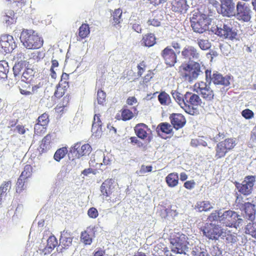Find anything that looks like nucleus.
<instances>
[{
	"label": "nucleus",
	"mask_w": 256,
	"mask_h": 256,
	"mask_svg": "<svg viewBox=\"0 0 256 256\" xmlns=\"http://www.w3.org/2000/svg\"><path fill=\"white\" fill-rule=\"evenodd\" d=\"M20 40L28 49L34 50L40 48L43 45V39L32 30H24L20 34Z\"/></svg>",
	"instance_id": "1"
},
{
	"label": "nucleus",
	"mask_w": 256,
	"mask_h": 256,
	"mask_svg": "<svg viewBox=\"0 0 256 256\" xmlns=\"http://www.w3.org/2000/svg\"><path fill=\"white\" fill-rule=\"evenodd\" d=\"M200 65L198 62L182 63L178 67V73L184 80L191 82L196 79L201 72Z\"/></svg>",
	"instance_id": "2"
},
{
	"label": "nucleus",
	"mask_w": 256,
	"mask_h": 256,
	"mask_svg": "<svg viewBox=\"0 0 256 256\" xmlns=\"http://www.w3.org/2000/svg\"><path fill=\"white\" fill-rule=\"evenodd\" d=\"M184 110L188 114L194 115L198 113L197 107L200 106L202 100L200 96L195 94L186 92L184 94Z\"/></svg>",
	"instance_id": "3"
},
{
	"label": "nucleus",
	"mask_w": 256,
	"mask_h": 256,
	"mask_svg": "<svg viewBox=\"0 0 256 256\" xmlns=\"http://www.w3.org/2000/svg\"><path fill=\"white\" fill-rule=\"evenodd\" d=\"M188 236L182 234H177L171 239V251L175 254H186L188 250Z\"/></svg>",
	"instance_id": "4"
},
{
	"label": "nucleus",
	"mask_w": 256,
	"mask_h": 256,
	"mask_svg": "<svg viewBox=\"0 0 256 256\" xmlns=\"http://www.w3.org/2000/svg\"><path fill=\"white\" fill-rule=\"evenodd\" d=\"M190 22L194 31L200 34H202L208 30L210 24L206 15L200 13L194 14Z\"/></svg>",
	"instance_id": "5"
},
{
	"label": "nucleus",
	"mask_w": 256,
	"mask_h": 256,
	"mask_svg": "<svg viewBox=\"0 0 256 256\" xmlns=\"http://www.w3.org/2000/svg\"><path fill=\"white\" fill-rule=\"evenodd\" d=\"M204 236L209 240H218L223 236L224 229L218 224L212 222H206L200 228Z\"/></svg>",
	"instance_id": "6"
},
{
	"label": "nucleus",
	"mask_w": 256,
	"mask_h": 256,
	"mask_svg": "<svg viewBox=\"0 0 256 256\" xmlns=\"http://www.w3.org/2000/svg\"><path fill=\"white\" fill-rule=\"evenodd\" d=\"M114 180L112 178H108L102 184L100 189L102 196H104L106 200L110 202H115L120 200V196L118 194L116 195L113 194Z\"/></svg>",
	"instance_id": "7"
},
{
	"label": "nucleus",
	"mask_w": 256,
	"mask_h": 256,
	"mask_svg": "<svg viewBox=\"0 0 256 256\" xmlns=\"http://www.w3.org/2000/svg\"><path fill=\"white\" fill-rule=\"evenodd\" d=\"M194 90L207 102H210L214 98V91L206 82H196L194 86Z\"/></svg>",
	"instance_id": "8"
},
{
	"label": "nucleus",
	"mask_w": 256,
	"mask_h": 256,
	"mask_svg": "<svg viewBox=\"0 0 256 256\" xmlns=\"http://www.w3.org/2000/svg\"><path fill=\"white\" fill-rule=\"evenodd\" d=\"M206 80L207 82H213L215 85H221L227 86L230 85V77L223 76L218 72H215L212 74L210 70H206L205 71Z\"/></svg>",
	"instance_id": "9"
},
{
	"label": "nucleus",
	"mask_w": 256,
	"mask_h": 256,
	"mask_svg": "<svg viewBox=\"0 0 256 256\" xmlns=\"http://www.w3.org/2000/svg\"><path fill=\"white\" fill-rule=\"evenodd\" d=\"M256 181V176H246L242 183L236 182V187L240 194L244 196L250 195L252 192L253 187Z\"/></svg>",
	"instance_id": "10"
},
{
	"label": "nucleus",
	"mask_w": 256,
	"mask_h": 256,
	"mask_svg": "<svg viewBox=\"0 0 256 256\" xmlns=\"http://www.w3.org/2000/svg\"><path fill=\"white\" fill-rule=\"evenodd\" d=\"M239 215L235 212L228 210L225 211L220 215V222L228 227H236L237 222L238 220H242L239 218Z\"/></svg>",
	"instance_id": "11"
},
{
	"label": "nucleus",
	"mask_w": 256,
	"mask_h": 256,
	"mask_svg": "<svg viewBox=\"0 0 256 256\" xmlns=\"http://www.w3.org/2000/svg\"><path fill=\"white\" fill-rule=\"evenodd\" d=\"M212 31L218 36L224 38L234 40L236 38L237 33L230 26L224 24L222 28L217 26L212 28Z\"/></svg>",
	"instance_id": "12"
},
{
	"label": "nucleus",
	"mask_w": 256,
	"mask_h": 256,
	"mask_svg": "<svg viewBox=\"0 0 256 256\" xmlns=\"http://www.w3.org/2000/svg\"><path fill=\"white\" fill-rule=\"evenodd\" d=\"M236 12L234 16H236L239 20L248 22L251 18V10L245 4L238 2L236 6Z\"/></svg>",
	"instance_id": "13"
},
{
	"label": "nucleus",
	"mask_w": 256,
	"mask_h": 256,
	"mask_svg": "<svg viewBox=\"0 0 256 256\" xmlns=\"http://www.w3.org/2000/svg\"><path fill=\"white\" fill-rule=\"evenodd\" d=\"M92 150V147L88 144H82L81 142H78L70 148V152L74 154L78 158H80L88 155Z\"/></svg>",
	"instance_id": "14"
},
{
	"label": "nucleus",
	"mask_w": 256,
	"mask_h": 256,
	"mask_svg": "<svg viewBox=\"0 0 256 256\" xmlns=\"http://www.w3.org/2000/svg\"><path fill=\"white\" fill-rule=\"evenodd\" d=\"M161 56L165 64L170 67L174 66L177 62V55L170 46H166L162 51Z\"/></svg>",
	"instance_id": "15"
},
{
	"label": "nucleus",
	"mask_w": 256,
	"mask_h": 256,
	"mask_svg": "<svg viewBox=\"0 0 256 256\" xmlns=\"http://www.w3.org/2000/svg\"><path fill=\"white\" fill-rule=\"evenodd\" d=\"M16 48L13 37L9 34L3 35L0 38V48L6 54L12 52Z\"/></svg>",
	"instance_id": "16"
},
{
	"label": "nucleus",
	"mask_w": 256,
	"mask_h": 256,
	"mask_svg": "<svg viewBox=\"0 0 256 256\" xmlns=\"http://www.w3.org/2000/svg\"><path fill=\"white\" fill-rule=\"evenodd\" d=\"M220 12L224 16L231 17L235 14V4L234 0H219Z\"/></svg>",
	"instance_id": "17"
},
{
	"label": "nucleus",
	"mask_w": 256,
	"mask_h": 256,
	"mask_svg": "<svg viewBox=\"0 0 256 256\" xmlns=\"http://www.w3.org/2000/svg\"><path fill=\"white\" fill-rule=\"evenodd\" d=\"M38 122L34 126V133L36 134H44L46 131V126L49 122V116L48 114L44 112L40 116L38 120Z\"/></svg>",
	"instance_id": "18"
},
{
	"label": "nucleus",
	"mask_w": 256,
	"mask_h": 256,
	"mask_svg": "<svg viewBox=\"0 0 256 256\" xmlns=\"http://www.w3.org/2000/svg\"><path fill=\"white\" fill-rule=\"evenodd\" d=\"M181 54L182 58L189 61L198 60L200 54L197 49L192 46H186L182 49Z\"/></svg>",
	"instance_id": "19"
},
{
	"label": "nucleus",
	"mask_w": 256,
	"mask_h": 256,
	"mask_svg": "<svg viewBox=\"0 0 256 256\" xmlns=\"http://www.w3.org/2000/svg\"><path fill=\"white\" fill-rule=\"evenodd\" d=\"M96 228L94 226H89L86 230L81 232L80 240L85 245H90L95 236Z\"/></svg>",
	"instance_id": "20"
},
{
	"label": "nucleus",
	"mask_w": 256,
	"mask_h": 256,
	"mask_svg": "<svg viewBox=\"0 0 256 256\" xmlns=\"http://www.w3.org/2000/svg\"><path fill=\"white\" fill-rule=\"evenodd\" d=\"M170 119L173 127L176 130L182 128L186 123L184 116L180 114H172Z\"/></svg>",
	"instance_id": "21"
},
{
	"label": "nucleus",
	"mask_w": 256,
	"mask_h": 256,
	"mask_svg": "<svg viewBox=\"0 0 256 256\" xmlns=\"http://www.w3.org/2000/svg\"><path fill=\"white\" fill-rule=\"evenodd\" d=\"M188 8L186 0H173L172 2V10L176 12L184 14Z\"/></svg>",
	"instance_id": "22"
},
{
	"label": "nucleus",
	"mask_w": 256,
	"mask_h": 256,
	"mask_svg": "<svg viewBox=\"0 0 256 256\" xmlns=\"http://www.w3.org/2000/svg\"><path fill=\"white\" fill-rule=\"evenodd\" d=\"M134 131L138 138L144 140L146 139L148 135V132H150V130L146 124L139 123L134 126Z\"/></svg>",
	"instance_id": "23"
},
{
	"label": "nucleus",
	"mask_w": 256,
	"mask_h": 256,
	"mask_svg": "<svg viewBox=\"0 0 256 256\" xmlns=\"http://www.w3.org/2000/svg\"><path fill=\"white\" fill-rule=\"evenodd\" d=\"M72 237L70 232L67 230H64L61 233L60 238V244L64 248H66L72 244Z\"/></svg>",
	"instance_id": "24"
},
{
	"label": "nucleus",
	"mask_w": 256,
	"mask_h": 256,
	"mask_svg": "<svg viewBox=\"0 0 256 256\" xmlns=\"http://www.w3.org/2000/svg\"><path fill=\"white\" fill-rule=\"evenodd\" d=\"M134 116L133 112L126 108H123L116 114L115 118L118 120L127 121L131 120Z\"/></svg>",
	"instance_id": "25"
},
{
	"label": "nucleus",
	"mask_w": 256,
	"mask_h": 256,
	"mask_svg": "<svg viewBox=\"0 0 256 256\" xmlns=\"http://www.w3.org/2000/svg\"><path fill=\"white\" fill-rule=\"evenodd\" d=\"M213 208L212 204L208 200L198 201L194 206V209L199 212H208Z\"/></svg>",
	"instance_id": "26"
},
{
	"label": "nucleus",
	"mask_w": 256,
	"mask_h": 256,
	"mask_svg": "<svg viewBox=\"0 0 256 256\" xmlns=\"http://www.w3.org/2000/svg\"><path fill=\"white\" fill-rule=\"evenodd\" d=\"M243 208L246 216L250 220L254 219L256 213L254 205L247 202L243 204Z\"/></svg>",
	"instance_id": "27"
},
{
	"label": "nucleus",
	"mask_w": 256,
	"mask_h": 256,
	"mask_svg": "<svg viewBox=\"0 0 256 256\" xmlns=\"http://www.w3.org/2000/svg\"><path fill=\"white\" fill-rule=\"evenodd\" d=\"M178 175L177 172H172L166 177V182L168 187L174 188L178 184Z\"/></svg>",
	"instance_id": "28"
},
{
	"label": "nucleus",
	"mask_w": 256,
	"mask_h": 256,
	"mask_svg": "<svg viewBox=\"0 0 256 256\" xmlns=\"http://www.w3.org/2000/svg\"><path fill=\"white\" fill-rule=\"evenodd\" d=\"M16 18L12 10H8L5 14L2 16V20L8 26L16 22Z\"/></svg>",
	"instance_id": "29"
},
{
	"label": "nucleus",
	"mask_w": 256,
	"mask_h": 256,
	"mask_svg": "<svg viewBox=\"0 0 256 256\" xmlns=\"http://www.w3.org/2000/svg\"><path fill=\"white\" fill-rule=\"evenodd\" d=\"M34 72L32 68H26L24 69L21 77L22 82L27 83H32L34 78Z\"/></svg>",
	"instance_id": "30"
},
{
	"label": "nucleus",
	"mask_w": 256,
	"mask_h": 256,
	"mask_svg": "<svg viewBox=\"0 0 256 256\" xmlns=\"http://www.w3.org/2000/svg\"><path fill=\"white\" fill-rule=\"evenodd\" d=\"M58 240L56 238L52 236L47 240V244L44 250V254L50 252L58 246Z\"/></svg>",
	"instance_id": "31"
},
{
	"label": "nucleus",
	"mask_w": 256,
	"mask_h": 256,
	"mask_svg": "<svg viewBox=\"0 0 256 256\" xmlns=\"http://www.w3.org/2000/svg\"><path fill=\"white\" fill-rule=\"evenodd\" d=\"M142 42L145 46L150 47L156 43V38L153 34H147L143 36Z\"/></svg>",
	"instance_id": "32"
},
{
	"label": "nucleus",
	"mask_w": 256,
	"mask_h": 256,
	"mask_svg": "<svg viewBox=\"0 0 256 256\" xmlns=\"http://www.w3.org/2000/svg\"><path fill=\"white\" fill-rule=\"evenodd\" d=\"M228 152V150L220 142H218L215 147L214 158L216 159H220L224 158Z\"/></svg>",
	"instance_id": "33"
},
{
	"label": "nucleus",
	"mask_w": 256,
	"mask_h": 256,
	"mask_svg": "<svg viewBox=\"0 0 256 256\" xmlns=\"http://www.w3.org/2000/svg\"><path fill=\"white\" fill-rule=\"evenodd\" d=\"M222 146H223L228 152L232 150L236 144V140L235 138H228L220 142Z\"/></svg>",
	"instance_id": "34"
},
{
	"label": "nucleus",
	"mask_w": 256,
	"mask_h": 256,
	"mask_svg": "<svg viewBox=\"0 0 256 256\" xmlns=\"http://www.w3.org/2000/svg\"><path fill=\"white\" fill-rule=\"evenodd\" d=\"M157 132L160 134V132L166 134H170L172 131L171 125L168 122H162L156 128Z\"/></svg>",
	"instance_id": "35"
},
{
	"label": "nucleus",
	"mask_w": 256,
	"mask_h": 256,
	"mask_svg": "<svg viewBox=\"0 0 256 256\" xmlns=\"http://www.w3.org/2000/svg\"><path fill=\"white\" fill-rule=\"evenodd\" d=\"M90 33L89 25L87 24H82L78 29V35L80 40H83L88 36Z\"/></svg>",
	"instance_id": "36"
},
{
	"label": "nucleus",
	"mask_w": 256,
	"mask_h": 256,
	"mask_svg": "<svg viewBox=\"0 0 256 256\" xmlns=\"http://www.w3.org/2000/svg\"><path fill=\"white\" fill-rule=\"evenodd\" d=\"M68 86L69 85L66 84L63 85L62 82H59L54 92V96L58 98H62Z\"/></svg>",
	"instance_id": "37"
},
{
	"label": "nucleus",
	"mask_w": 256,
	"mask_h": 256,
	"mask_svg": "<svg viewBox=\"0 0 256 256\" xmlns=\"http://www.w3.org/2000/svg\"><path fill=\"white\" fill-rule=\"evenodd\" d=\"M158 100L162 106H168L171 102L170 96L164 91L160 93L158 96Z\"/></svg>",
	"instance_id": "38"
},
{
	"label": "nucleus",
	"mask_w": 256,
	"mask_h": 256,
	"mask_svg": "<svg viewBox=\"0 0 256 256\" xmlns=\"http://www.w3.org/2000/svg\"><path fill=\"white\" fill-rule=\"evenodd\" d=\"M26 61H19L13 67L14 74L15 77L19 76L22 71L25 68Z\"/></svg>",
	"instance_id": "39"
},
{
	"label": "nucleus",
	"mask_w": 256,
	"mask_h": 256,
	"mask_svg": "<svg viewBox=\"0 0 256 256\" xmlns=\"http://www.w3.org/2000/svg\"><path fill=\"white\" fill-rule=\"evenodd\" d=\"M245 233L256 239V222L248 223L245 227Z\"/></svg>",
	"instance_id": "40"
},
{
	"label": "nucleus",
	"mask_w": 256,
	"mask_h": 256,
	"mask_svg": "<svg viewBox=\"0 0 256 256\" xmlns=\"http://www.w3.org/2000/svg\"><path fill=\"white\" fill-rule=\"evenodd\" d=\"M30 82H24L20 84V86H19V90L20 92L22 94L25 96H28L30 94H32V92H30Z\"/></svg>",
	"instance_id": "41"
},
{
	"label": "nucleus",
	"mask_w": 256,
	"mask_h": 256,
	"mask_svg": "<svg viewBox=\"0 0 256 256\" xmlns=\"http://www.w3.org/2000/svg\"><path fill=\"white\" fill-rule=\"evenodd\" d=\"M192 256H210L206 250L202 248L199 246H195L192 251Z\"/></svg>",
	"instance_id": "42"
},
{
	"label": "nucleus",
	"mask_w": 256,
	"mask_h": 256,
	"mask_svg": "<svg viewBox=\"0 0 256 256\" xmlns=\"http://www.w3.org/2000/svg\"><path fill=\"white\" fill-rule=\"evenodd\" d=\"M26 180L20 177L18 178L16 186V190L17 193L20 194L26 188V186L25 184Z\"/></svg>",
	"instance_id": "43"
},
{
	"label": "nucleus",
	"mask_w": 256,
	"mask_h": 256,
	"mask_svg": "<svg viewBox=\"0 0 256 256\" xmlns=\"http://www.w3.org/2000/svg\"><path fill=\"white\" fill-rule=\"evenodd\" d=\"M8 72V63L4 61L0 62V78H5L7 77V74Z\"/></svg>",
	"instance_id": "44"
},
{
	"label": "nucleus",
	"mask_w": 256,
	"mask_h": 256,
	"mask_svg": "<svg viewBox=\"0 0 256 256\" xmlns=\"http://www.w3.org/2000/svg\"><path fill=\"white\" fill-rule=\"evenodd\" d=\"M32 167L30 164H26L24 166V170L22 172L19 177L28 180L32 175Z\"/></svg>",
	"instance_id": "45"
},
{
	"label": "nucleus",
	"mask_w": 256,
	"mask_h": 256,
	"mask_svg": "<svg viewBox=\"0 0 256 256\" xmlns=\"http://www.w3.org/2000/svg\"><path fill=\"white\" fill-rule=\"evenodd\" d=\"M68 152V150L66 147H62L58 149L55 152L54 158L57 161L60 162L61 159L64 158Z\"/></svg>",
	"instance_id": "46"
},
{
	"label": "nucleus",
	"mask_w": 256,
	"mask_h": 256,
	"mask_svg": "<svg viewBox=\"0 0 256 256\" xmlns=\"http://www.w3.org/2000/svg\"><path fill=\"white\" fill-rule=\"evenodd\" d=\"M122 14V10L118 8L112 14V24L114 26H116L121 22V16Z\"/></svg>",
	"instance_id": "47"
},
{
	"label": "nucleus",
	"mask_w": 256,
	"mask_h": 256,
	"mask_svg": "<svg viewBox=\"0 0 256 256\" xmlns=\"http://www.w3.org/2000/svg\"><path fill=\"white\" fill-rule=\"evenodd\" d=\"M172 94L174 98L182 108L185 100L184 95L183 96L180 93L176 91L172 92Z\"/></svg>",
	"instance_id": "48"
},
{
	"label": "nucleus",
	"mask_w": 256,
	"mask_h": 256,
	"mask_svg": "<svg viewBox=\"0 0 256 256\" xmlns=\"http://www.w3.org/2000/svg\"><path fill=\"white\" fill-rule=\"evenodd\" d=\"M160 18L153 14L148 20L147 24L148 26L158 27L160 26Z\"/></svg>",
	"instance_id": "49"
},
{
	"label": "nucleus",
	"mask_w": 256,
	"mask_h": 256,
	"mask_svg": "<svg viewBox=\"0 0 256 256\" xmlns=\"http://www.w3.org/2000/svg\"><path fill=\"white\" fill-rule=\"evenodd\" d=\"M198 44L202 50H208L211 47V44L208 40L198 39Z\"/></svg>",
	"instance_id": "50"
},
{
	"label": "nucleus",
	"mask_w": 256,
	"mask_h": 256,
	"mask_svg": "<svg viewBox=\"0 0 256 256\" xmlns=\"http://www.w3.org/2000/svg\"><path fill=\"white\" fill-rule=\"evenodd\" d=\"M11 181L8 180L7 182H4L0 186V195L2 196L6 192L10 190L11 187Z\"/></svg>",
	"instance_id": "51"
},
{
	"label": "nucleus",
	"mask_w": 256,
	"mask_h": 256,
	"mask_svg": "<svg viewBox=\"0 0 256 256\" xmlns=\"http://www.w3.org/2000/svg\"><path fill=\"white\" fill-rule=\"evenodd\" d=\"M106 94L101 89H99L97 92L98 102L100 104H103L106 102Z\"/></svg>",
	"instance_id": "52"
},
{
	"label": "nucleus",
	"mask_w": 256,
	"mask_h": 256,
	"mask_svg": "<svg viewBox=\"0 0 256 256\" xmlns=\"http://www.w3.org/2000/svg\"><path fill=\"white\" fill-rule=\"evenodd\" d=\"M220 210H214L208 216V220L210 222H214V221H219L220 220Z\"/></svg>",
	"instance_id": "53"
},
{
	"label": "nucleus",
	"mask_w": 256,
	"mask_h": 256,
	"mask_svg": "<svg viewBox=\"0 0 256 256\" xmlns=\"http://www.w3.org/2000/svg\"><path fill=\"white\" fill-rule=\"evenodd\" d=\"M241 114L242 116L246 120L251 119L254 116V112L248 108L243 110Z\"/></svg>",
	"instance_id": "54"
},
{
	"label": "nucleus",
	"mask_w": 256,
	"mask_h": 256,
	"mask_svg": "<svg viewBox=\"0 0 256 256\" xmlns=\"http://www.w3.org/2000/svg\"><path fill=\"white\" fill-rule=\"evenodd\" d=\"M146 67V62L144 61L141 62L137 66L138 68V76H141L144 72H145Z\"/></svg>",
	"instance_id": "55"
},
{
	"label": "nucleus",
	"mask_w": 256,
	"mask_h": 256,
	"mask_svg": "<svg viewBox=\"0 0 256 256\" xmlns=\"http://www.w3.org/2000/svg\"><path fill=\"white\" fill-rule=\"evenodd\" d=\"M100 114H96L94 118V122L92 123V128H99L102 126V122L100 119Z\"/></svg>",
	"instance_id": "56"
},
{
	"label": "nucleus",
	"mask_w": 256,
	"mask_h": 256,
	"mask_svg": "<svg viewBox=\"0 0 256 256\" xmlns=\"http://www.w3.org/2000/svg\"><path fill=\"white\" fill-rule=\"evenodd\" d=\"M88 214L90 218H96L98 216V212L96 208L92 207L88 210Z\"/></svg>",
	"instance_id": "57"
},
{
	"label": "nucleus",
	"mask_w": 256,
	"mask_h": 256,
	"mask_svg": "<svg viewBox=\"0 0 256 256\" xmlns=\"http://www.w3.org/2000/svg\"><path fill=\"white\" fill-rule=\"evenodd\" d=\"M152 166H145L142 164L140 170V174H143L146 172H151L152 171Z\"/></svg>",
	"instance_id": "58"
},
{
	"label": "nucleus",
	"mask_w": 256,
	"mask_h": 256,
	"mask_svg": "<svg viewBox=\"0 0 256 256\" xmlns=\"http://www.w3.org/2000/svg\"><path fill=\"white\" fill-rule=\"evenodd\" d=\"M225 236L226 243L232 244L236 242V237L232 234H228Z\"/></svg>",
	"instance_id": "59"
},
{
	"label": "nucleus",
	"mask_w": 256,
	"mask_h": 256,
	"mask_svg": "<svg viewBox=\"0 0 256 256\" xmlns=\"http://www.w3.org/2000/svg\"><path fill=\"white\" fill-rule=\"evenodd\" d=\"M138 137L137 136H131L129 140H130V143L132 145H138L139 147L142 146V143L138 139Z\"/></svg>",
	"instance_id": "60"
},
{
	"label": "nucleus",
	"mask_w": 256,
	"mask_h": 256,
	"mask_svg": "<svg viewBox=\"0 0 256 256\" xmlns=\"http://www.w3.org/2000/svg\"><path fill=\"white\" fill-rule=\"evenodd\" d=\"M50 148V146L46 144L42 140V142L40 146L39 150L40 153L46 152Z\"/></svg>",
	"instance_id": "61"
},
{
	"label": "nucleus",
	"mask_w": 256,
	"mask_h": 256,
	"mask_svg": "<svg viewBox=\"0 0 256 256\" xmlns=\"http://www.w3.org/2000/svg\"><path fill=\"white\" fill-rule=\"evenodd\" d=\"M154 74L150 70L148 71L147 74L144 76L143 82L145 84L150 82L153 78Z\"/></svg>",
	"instance_id": "62"
},
{
	"label": "nucleus",
	"mask_w": 256,
	"mask_h": 256,
	"mask_svg": "<svg viewBox=\"0 0 256 256\" xmlns=\"http://www.w3.org/2000/svg\"><path fill=\"white\" fill-rule=\"evenodd\" d=\"M195 184L194 180H190L184 183V186L186 189L191 190L194 188Z\"/></svg>",
	"instance_id": "63"
},
{
	"label": "nucleus",
	"mask_w": 256,
	"mask_h": 256,
	"mask_svg": "<svg viewBox=\"0 0 256 256\" xmlns=\"http://www.w3.org/2000/svg\"><path fill=\"white\" fill-rule=\"evenodd\" d=\"M69 79V74L63 72L61 76V80L60 82H62V84H66L68 85V80Z\"/></svg>",
	"instance_id": "64"
}]
</instances>
